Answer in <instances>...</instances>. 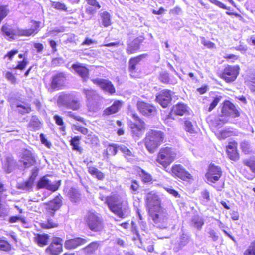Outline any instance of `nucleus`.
<instances>
[{"instance_id": "obj_1", "label": "nucleus", "mask_w": 255, "mask_h": 255, "mask_svg": "<svg viewBox=\"0 0 255 255\" xmlns=\"http://www.w3.org/2000/svg\"><path fill=\"white\" fill-rule=\"evenodd\" d=\"M99 199L108 205L111 211L120 218H125L129 215V209L128 203L123 202L118 196H105L100 194Z\"/></svg>"}, {"instance_id": "obj_2", "label": "nucleus", "mask_w": 255, "mask_h": 255, "mask_svg": "<svg viewBox=\"0 0 255 255\" xmlns=\"http://www.w3.org/2000/svg\"><path fill=\"white\" fill-rule=\"evenodd\" d=\"M163 133L158 130L149 131L144 139V143L146 149L150 153H153L163 142Z\"/></svg>"}, {"instance_id": "obj_3", "label": "nucleus", "mask_w": 255, "mask_h": 255, "mask_svg": "<svg viewBox=\"0 0 255 255\" xmlns=\"http://www.w3.org/2000/svg\"><path fill=\"white\" fill-rule=\"evenodd\" d=\"M148 212L155 226L159 228L167 227L169 217L166 209L162 207L154 209L151 208Z\"/></svg>"}, {"instance_id": "obj_4", "label": "nucleus", "mask_w": 255, "mask_h": 255, "mask_svg": "<svg viewBox=\"0 0 255 255\" xmlns=\"http://www.w3.org/2000/svg\"><path fill=\"white\" fill-rule=\"evenodd\" d=\"M86 225L92 231L100 232L104 228L102 218L95 211H88L84 217Z\"/></svg>"}, {"instance_id": "obj_5", "label": "nucleus", "mask_w": 255, "mask_h": 255, "mask_svg": "<svg viewBox=\"0 0 255 255\" xmlns=\"http://www.w3.org/2000/svg\"><path fill=\"white\" fill-rule=\"evenodd\" d=\"M57 104L59 106L73 110H77L80 107V103L78 98L71 94H61L58 98Z\"/></svg>"}, {"instance_id": "obj_6", "label": "nucleus", "mask_w": 255, "mask_h": 255, "mask_svg": "<svg viewBox=\"0 0 255 255\" xmlns=\"http://www.w3.org/2000/svg\"><path fill=\"white\" fill-rule=\"evenodd\" d=\"M132 117L134 121L129 122L128 126L131 129L133 137L136 140L143 134L145 129V123L136 114L132 113Z\"/></svg>"}, {"instance_id": "obj_7", "label": "nucleus", "mask_w": 255, "mask_h": 255, "mask_svg": "<svg viewBox=\"0 0 255 255\" xmlns=\"http://www.w3.org/2000/svg\"><path fill=\"white\" fill-rule=\"evenodd\" d=\"M83 92L86 95L87 105L89 110L95 111L100 100V96L92 89H84Z\"/></svg>"}, {"instance_id": "obj_8", "label": "nucleus", "mask_w": 255, "mask_h": 255, "mask_svg": "<svg viewBox=\"0 0 255 255\" xmlns=\"http://www.w3.org/2000/svg\"><path fill=\"white\" fill-rule=\"evenodd\" d=\"M61 183V181H56L54 182H51L47 178V176L45 175L40 178L36 184V188L38 189L41 188H46L53 192L56 191L59 188Z\"/></svg>"}, {"instance_id": "obj_9", "label": "nucleus", "mask_w": 255, "mask_h": 255, "mask_svg": "<svg viewBox=\"0 0 255 255\" xmlns=\"http://www.w3.org/2000/svg\"><path fill=\"white\" fill-rule=\"evenodd\" d=\"M61 238L56 237L46 249L45 253L49 255H59L63 250Z\"/></svg>"}, {"instance_id": "obj_10", "label": "nucleus", "mask_w": 255, "mask_h": 255, "mask_svg": "<svg viewBox=\"0 0 255 255\" xmlns=\"http://www.w3.org/2000/svg\"><path fill=\"white\" fill-rule=\"evenodd\" d=\"M238 66H228L226 67L221 75V78L226 82H231L236 79L239 72Z\"/></svg>"}, {"instance_id": "obj_11", "label": "nucleus", "mask_w": 255, "mask_h": 255, "mask_svg": "<svg viewBox=\"0 0 255 255\" xmlns=\"http://www.w3.org/2000/svg\"><path fill=\"white\" fill-rule=\"evenodd\" d=\"M62 197L60 194L46 203V213L50 216H54L55 211L59 210L62 205Z\"/></svg>"}, {"instance_id": "obj_12", "label": "nucleus", "mask_w": 255, "mask_h": 255, "mask_svg": "<svg viewBox=\"0 0 255 255\" xmlns=\"http://www.w3.org/2000/svg\"><path fill=\"white\" fill-rule=\"evenodd\" d=\"M2 31L5 38L8 40H14L19 36H24L23 29L13 28L9 25H3Z\"/></svg>"}, {"instance_id": "obj_13", "label": "nucleus", "mask_w": 255, "mask_h": 255, "mask_svg": "<svg viewBox=\"0 0 255 255\" xmlns=\"http://www.w3.org/2000/svg\"><path fill=\"white\" fill-rule=\"evenodd\" d=\"M222 174L220 167L211 164L209 166L208 171L206 174L205 177L207 180L212 183H215L218 181Z\"/></svg>"}, {"instance_id": "obj_14", "label": "nucleus", "mask_w": 255, "mask_h": 255, "mask_svg": "<svg viewBox=\"0 0 255 255\" xmlns=\"http://www.w3.org/2000/svg\"><path fill=\"white\" fill-rule=\"evenodd\" d=\"M221 117L225 116L235 118L239 116V112L236 109L235 106L229 101L224 102L221 108Z\"/></svg>"}, {"instance_id": "obj_15", "label": "nucleus", "mask_w": 255, "mask_h": 255, "mask_svg": "<svg viewBox=\"0 0 255 255\" xmlns=\"http://www.w3.org/2000/svg\"><path fill=\"white\" fill-rule=\"evenodd\" d=\"M171 93L170 90H162L156 96V100L162 107L166 108L171 101Z\"/></svg>"}, {"instance_id": "obj_16", "label": "nucleus", "mask_w": 255, "mask_h": 255, "mask_svg": "<svg viewBox=\"0 0 255 255\" xmlns=\"http://www.w3.org/2000/svg\"><path fill=\"white\" fill-rule=\"evenodd\" d=\"M146 200L148 211H149L151 208L154 209L161 207L158 196L153 191H151L147 194Z\"/></svg>"}, {"instance_id": "obj_17", "label": "nucleus", "mask_w": 255, "mask_h": 255, "mask_svg": "<svg viewBox=\"0 0 255 255\" xmlns=\"http://www.w3.org/2000/svg\"><path fill=\"white\" fill-rule=\"evenodd\" d=\"M92 81L105 91L110 94H113L115 92V89L113 85L112 84L111 82L109 80L101 78H95L92 79Z\"/></svg>"}, {"instance_id": "obj_18", "label": "nucleus", "mask_w": 255, "mask_h": 255, "mask_svg": "<svg viewBox=\"0 0 255 255\" xmlns=\"http://www.w3.org/2000/svg\"><path fill=\"white\" fill-rule=\"evenodd\" d=\"M177 152L172 147H166L160 149L158 158L161 159H174L177 157Z\"/></svg>"}, {"instance_id": "obj_19", "label": "nucleus", "mask_w": 255, "mask_h": 255, "mask_svg": "<svg viewBox=\"0 0 255 255\" xmlns=\"http://www.w3.org/2000/svg\"><path fill=\"white\" fill-rule=\"evenodd\" d=\"M188 107L183 103H178L174 105L171 110V113L168 115L167 120L170 119H174L172 115L183 116L188 112Z\"/></svg>"}, {"instance_id": "obj_20", "label": "nucleus", "mask_w": 255, "mask_h": 255, "mask_svg": "<svg viewBox=\"0 0 255 255\" xmlns=\"http://www.w3.org/2000/svg\"><path fill=\"white\" fill-rule=\"evenodd\" d=\"M137 106L139 111L144 116L150 115L155 111L153 106L142 101L138 102Z\"/></svg>"}, {"instance_id": "obj_21", "label": "nucleus", "mask_w": 255, "mask_h": 255, "mask_svg": "<svg viewBox=\"0 0 255 255\" xmlns=\"http://www.w3.org/2000/svg\"><path fill=\"white\" fill-rule=\"evenodd\" d=\"M172 173L176 176L183 180L190 179L192 176L186 171L180 165H176L172 168Z\"/></svg>"}, {"instance_id": "obj_22", "label": "nucleus", "mask_w": 255, "mask_h": 255, "mask_svg": "<svg viewBox=\"0 0 255 255\" xmlns=\"http://www.w3.org/2000/svg\"><path fill=\"white\" fill-rule=\"evenodd\" d=\"M72 68L83 79L86 81L89 77V70L83 64L77 63L72 66Z\"/></svg>"}, {"instance_id": "obj_23", "label": "nucleus", "mask_w": 255, "mask_h": 255, "mask_svg": "<svg viewBox=\"0 0 255 255\" xmlns=\"http://www.w3.org/2000/svg\"><path fill=\"white\" fill-rule=\"evenodd\" d=\"M65 77L63 73H59L53 76L51 82V87L55 90L61 89L65 83Z\"/></svg>"}, {"instance_id": "obj_24", "label": "nucleus", "mask_w": 255, "mask_h": 255, "mask_svg": "<svg viewBox=\"0 0 255 255\" xmlns=\"http://www.w3.org/2000/svg\"><path fill=\"white\" fill-rule=\"evenodd\" d=\"M237 143L235 141L229 142L226 147V152L230 159H236L239 158L237 151Z\"/></svg>"}, {"instance_id": "obj_25", "label": "nucleus", "mask_w": 255, "mask_h": 255, "mask_svg": "<svg viewBox=\"0 0 255 255\" xmlns=\"http://www.w3.org/2000/svg\"><path fill=\"white\" fill-rule=\"evenodd\" d=\"M87 242L85 239L82 238H76L68 240L65 242V247L68 249H73L79 246L84 244Z\"/></svg>"}, {"instance_id": "obj_26", "label": "nucleus", "mask_w": 255, "mask_h": 255, "mask_svg": "<svg viewBox=\"0 0 255 255\" xmlns=\"http://www.w3.org/2000/svg\"><path fill=\"white\" fill-rule=\"evenodd\" d=\"M31 28L28 29H23L24 33V36H29L32 35H34L38 32L39 31V27L40 22L38 21H32Z\"/></svg>"}, {"instance_id": "obj_27", "label": "nucleus", "mask_w": 255, "mask_h": 255, "mask_svg": "<svg viewBox=\"0 0 255 255\" xmlns=\"http://www.w3.org/2000/svg\"><path fill=\"white\" fill-rule=\"evenodd\" d=\"M141 42V40L139 38L134 39L128 44L127 48V52L130 54L135 53L139 49Z\"/></svg>"}, {"instance_id": "obj_28", "label": "nucleus", "mask_w": 255, "mask_h": 255, "mask_svg": "<svg viewBox=\"0 0 255 255\" xmlns=\"http://www.w3.org/2000/svg\"><path fill=\"white\" fill-rule=\"evenodd\" d=\"M122 106V103L119 101H115L113 104L109 107L106 108L104 114L106 115H110L117 112Z\"/></svg>"}, {"instance_id": "obj_29", "label": "nucleus", "mask_w": 255, "mask_h": 255, "mask_svg": "<svg viewBox=\"0 0 255 255\" xmlns=\"http://www.w3.org/2000/svg\"><path fill=\"white\" fill-rule=\"evenodd\" d=\"M204 224V219L202 217L198 215H194L192 216L191 219V224L194 227L196 228L198 230H200Z\"/></svg>"}, {"instance_id": "obj_30", "label": "nucleus", "mask_w": 255, "mask_h": 255, "mask_svg": "<svg viewBox=\"0 0 255 255\" xmlns=\"http://www.w3.org/2000/svg\"><path fill=\"white\" fill-rule=\"evenodd\" d=\"M140 60V57H136L131 58L129 62V70L130 72V75L132 77H136L135 74L136 66Z\"/></svg>"}, {"instance_id": "obj_31", "label": "nucleus", "mask_w": 255, "mask_h": 255, "mask_svg": "<svg viewBox=\"0 0 255 255\" xmlns=\"http://www.w3.org/2000/svg\"><path fill=\"white\" fill-rule=\"evenodd\" d=\"M41 122L36 116H33L28 124L29 129L32 131H36L40 129L41 127Z\"/></svg>"}, {"instance_id": "obj_32", "label": "nucleus", "mask_w": 255, "mask_h": 255, "mask_svg": "<svg viewBox=\"0 0 255 255\" xmlns=\"http://www.w3.org/2000/svg\"><path fill=\"white\" fill-rule=\"evenodd\" d=\"M68 195L70 201L72 202L78 203L81 200V194L79 191L75 188H71Z\"/></svg>"}, {"instance_id": "obj_33", "label": "nucleus", "mask_w": 255, "mask_h": 255, "mask_svg": "<svg viewBox=\"0 0 255 255\" xmlns=\"http://www.w3.org/2000/svg\"><path fill=\"white\" fill-rule=\"evenodd\" d=\"M189 241V237L185 234H182L179 240H177V246L174 248V250L177 252L185 246Z\"/></svg>"}, {"instance_id": "obj_34", "label": "nucleus", "mask_w": 255, "mask_h": 255, "mask_svg": "<svg viewBox=\"0 0 255 255\" xmlns=\"http://www.w3.org/2000/svg\"><path fill=\"white\" fill-rule=\"evenodd\" d=\"M47 216L48 217L47 219V221L41 224V227L44 229H50L58 227V222L51 218V216H50L48 215Z\"/></svg>"}, {"instance_id": "obj_35", "label": "nucleus", "mask_w": 255, "mask_h": 255, "mask_svg": "<svg viewBox=\"0 0 255 255\" xmlns=\"http://www.w3.org/2000/svg\"><path fill=\"white\" fill-rule=\"evenodd\" d=\"M119 145L116 144L109 145L104 153V154L106 155L105 157L108 158H110L111 156L115 155L117 151H119Z\"/></svg>"}, {"instance_id": "obj_36", "label": "nucleus", "mask_w": 255, "mask_h": 255, "mask_svg": "<svg viewBox=\"0 0 255 255\" xmlns=\"http://www.w3.org/2000/svg\"><path fill=\"white\" fill-rule=\"evenodd\" d=\"M101 20L102 21V25L105 27H107L111 25V20L110 14L104 11L100 13Z\"/></svg>"}, {"instance_id": "obj_37", "label": "nucleus", "mask_w": 255, "mask_h": 255, "mask_svg": "<svg viewBox=\"0 0 255 255\" xmlns=\"http://www.w3.org/2000/svg\"><path fill=\"white\" fill-rule=\"evenodd\" d=\"M34 182L33 181L31 180L30 179L28 178V179L26 181L19 183L18 185V188L26 191H32Z\"/></svg>"}, {"instance_id": "obj_38", "label": "nucleus", "mask_w": 255, "mask_h": 255, "mask_svg": "<svg viewBox=\"0 0 255 255\" xmlns=\"http://www.w3.org/2000/svg\"><path fill=\"white\" fill-rule=\"evenodd\" d=\"M49 237V235L46 234H37L35 237V240L39 246H43L47 244Z\"/></svg>"}, {"instance_id": "obj_39", "label": "nucleus", "mask_w": 255, "mask_h": 255, "mask_svg": "<svg viewBox=\"0 0 255 255\" xmlns=\"http://www.w3.org/2000/svg\"><path fill=\"white\" fill-rule=\"evenodd\" d=\"M100 245L99 241H95L91 243L85 248V252L89 255L94 253Z\"/></svg>"}, {"instance_id": "obj_40", "label": "nucleus", "mask_w": 255, "mask_h": 255, "mask_svg": "<svg viewBox=\"0 0 255 255\" xmlns=\"http://www.w3.org/2000/svg\"><path fill=\"white\" fill-rule=\"evenodd\" d=\"M246 83L250 90L252 92H255V73L249 76Z\"/></svg>"}, {"instance_id": "obj_41", "label": "nucleus", "mask_w": 255, "mask_h": 255, "mask_svg": "<svg viewBox=\"0 0 255 255\" xmlns=\"http://www.w3.org/2000/svg\"><path fill=\"white\" fill-rule=\"evenodd\" d=\"M80 139V137L79 136H76L72 138L70 141L71 145L73 147V149L78 151L79 153H81L82 150V148L79 146Z\"/></svg>"}, {"instance_id": "obj_42", "label": "nucleus", "mask_w": 255, "mask_h": 255, "mask_svg": "<svg viewBox=\"0 0 255 255\" xmlns=\"http://www.w3.org/2000/svg\"><path fill=\"white\" fill-rule=\"evenodd\" d=\"M215 134L219 139L221 140L224 139L227 137L231 136L232 135V132L229 129H226L220 131L219 132L216 133Z\"/></svg>"}, {"instance_id": "obj_43", "label": "nucleus", "mask_w": 255, "mask_h": 255, "mask_svg": "<svg viewBox=\"0 0 255 255\" xmlns=\"http://www.w3.org/2000/svg\"><path fill=\"white\" fill-rule=\"evenodd\" d=\"M119 150L125 156V157L133 156V153L132 149H130L124 145L119 146Z\"/></svg>"}, {"instance_id": "obj_44", "label": "nucleus", "mask_w": 255, "mask_h": 255, "mask_svg": "<svg viewBox=\"0 0 255 255\" xmlns=\"http://www.w3.org/2000/svg\"><path fill=\"white\" fill-rule=\"evenodd\" d=\"M86 139V142L92 144L93 146H97L99 143L98 137L94 134H92L91 132L87 135Z\"/></svg>"}, {"instance_id": "obj_45", "label": "nucleus", "mask_w": 255, "mask_h": 255, "mask_svg": "<svg viewBox=\"0 0 255 255\" xmlns=\"http://www.w3.org/2000/svg\"><path fill=\"white\" fill-rule=\"evenodd\" d=\"M53 119L54 120L55 123L60 126V130L62 131L65 130V126L63 121V118L61 116L58 115H54L53 116Z\"/></svg>"}, {"instance_id": "obj_46", "label": "nucleus", "mask_w": 255, "mask_h": 255, "mask_svg": "<svg viewBox=\"0 0 255 255\" xmlns=\"http://www.w3.org/2000/svg\"><path fill=\"white\" fill-rule=\"evenodd\" d=\"M22 159H34L35 157L32 151L29 149H23L21 153Z\"/></svg>"}, {"instance_id": "obj_47", "label": "nucleus", "mask_w": 255, "mask_h": 255, "mask_svg": "<svg viewBox=\"0 0 255 255\" xmlns=\"http://www.w3.org/2000/svg\"><path fill=\"white\" fill-rule=\"evenodd\" d=\"M17 110L22 114L29 113L31 111V108L26 104H18Z\"/></svg>"}, {"instance_id": "obj_48", "label": "nucleus", "mask_w": 255, "mask_h": 255, "mask_svg": "<svg viewBox=\"0 0 255 255\" xmlns=\"http://www.w3.org/2000/svg\"><path fill=\"white\" fill-rule=\"evenodd\" d=\"M244 255H255V241L252 242L244 253Z\"/></svg>"}, {"instance_id": "obj_49", "label": "nucleus", "mask_w": 255, "mask_h": 255, "mask_svg": "<svg viewBox=\"0 0 255 255\" xmlns=\"http://www.w3.org/2000/svg\"><path fill=\"white\" fill-rule=\"evenodd\" d=\"M222 98V96L220 95H217L214 97L212 102L210 104L208 111L209 112L212 111L214 108L217 105L218 103L221 101Z\"/></svg>"}, {"instance_id": "obj_50", "label": "nucleus", "mask_w": 255, "mask_h": 255, "mask_svg": "<svg viewBox=\"0 0 255 255\" xmlns=\"http://www.w3.org/2000/svg\"><path fill=\"white\" fill-rule=\"evenodd\" d=\"M9 9L7 6H0V23L8 14Z\"/></svg>"}, {"instance_id": "obj_51", "label": "nucleus", "mask_w": 255, "mask_h": 255, "mask_svg": "<svg viewBox=\"0 0 255 255\" xmlns=\"http://www.w3.org/2000/svg\"><path fill=\"white\" fill-rule=\"evenodd\" d=\"M11 249V246L6 240H0V250L7 251Z\"/></svg>"}, {"instance_id": "obj_52", "label": "nucleus", "mask_w": 255, "mask_h": 255, "mask_svg": "<svg viewBox=\"0 0 255 255\" xmlns=\"http://www.w3.org/2000/svg\"><path fill=\"white\" fill-rule=\"evenodd\" d=\"M52 6L58 10H63L65 11H67L66 5L60 2H53L52 3Z\"/></svg>"}, {"instance_id": "obj_53", "label": "nucleus", "mask_w": 255, "mask_h": 255, "mask_svg": "<svg viewBox=\"0 0 255 255\" xmlns=\"http://www.w3.org/2000/svg\"><path fill=\"white\" fill-rule=\"evenodd\" d=\"M28 63V62L27 59L26 58H24L22 61L18 62L17 65L14 68L15 69L22 70L25 69Z\"/></svg>"}, {"instance_id": "obj_54", "label": "nucleus", "mask_w": 255, "mask_h": 255, "mask_svg": "<svg viewBox=\"0 0 255 255\" xmlns=\"http://www.w3.org/2000/svg\"><path fill=\"white\" fill-rule=\"evenodd\" d=\"M72 129L74 131H75V130L78 131L80 132L81 133H82V134L87 135L90 133L89 131L88 130V129L86 128L83 127L75 125H74L72 126Z\"/></svg>"}, {"instance_id": "obj_55", "label": "nucleus", "mask_w": 255, "mask_h": 255, "mask_svg": "<svg viewBox=\"0 0 255 255\" xmlns=\"http://www.w3.org/2000/svg\"><path fill=\"white\" fill-rule=\"evenodd\" d=\"M14 160H4V169L6 172L7 173H10L12 172L13 169H14L13 167L12 166V164H13V161Z\"/></svg>"}, {"instance_id": "obj_56", "label": "nucleus", "mask_w": 255, "mask_h": 255, "mask_svg": "<svg viewBox=\"0 0 255 255\" xmlns=\"http://www.w3.org/2000/svg\"><path fill=\"white\" fill-rule=\"evenodd\" d=\"M9 208L5 205L0 203V216L4 217L8 215L9 213Z\"/></svg>"}, {"instance_id": "obj_57", "label": "nucleus", "mask_w": 255, "mask_h": 255, "mask_svg": "<svg viewBox=\"0 0 255 255\" xmlns=\"http://www.w3.org/2000/svg\"><path fill=\"white\" fill-rule=\"evenodd\" d=\"M185 130L190 133H193L195 132L194 128L191 122L189 121H185Z\"/></svg>"}, {"instance_id": "obj_58", "label": "nucleus", "mask_w": 255, "mask_h": 255, "mask_svg": "<svg viewBox=\"0 0 255 255\" xmlns=\"http://www.w3.org/2000/svg\"><path fill=\"white\" fill-rule=\"evenodd\" d=\"M201 196L203 199V204L206 205L210 200L209 192L207 190H204L201 192Z\"/></svg>"}, {"instance_id": "obj_59", "label": "nucleus", "mask_w": 255, "mask_h": 255, "mask_svg": "<svg viewBox=\"0 0 255 255\" xmlns=\"http://www.w3.org/2000/svg\"><path fill=\"white\" fill-rule=\"evenodd\" d=\"M141 176L144 182H148L152 180L151 176L143 170H141Z\"/></svg>"}, {"instance_id": "obj_60", "label": "nucleus", "mask_w": 255, "mask_h": 255, "mask_svg": "<svg viewBox=\"0 0 255 255\" xmlns=\"http://www.w3.org/2000/svg\"><path fill=\"white\" fill-rule=\"evenodd\" d=\"M244 164L248 166L255 174V160H244Z\"/></svg>"}, {"instance_id": "obj_61", "label": "nucleus", "mask_w": 255, "mask_h": 255, "mask_svg": "<svg viewBox=\"0 0 255 255\" xmlns=\"http://www.w3.org/2000/svg\"><path fill=\"white\" fill-rule=\"evenodd\" d=\"M66 114H67V116H68L70 117L73 118L77 121H80L83 123H84V119L83 118H82L79 116L75 115V114L74 113H73L72 112H71V111L67 112L66 113Z\"/></svg>"}, {"instance_id": "obj_62", "label": "nucleus", "mask_w": 255, "mask_h": 255, "mask_svg": "<svg viewBox=\"0 0 255 255\" xmlns=\"http://www.w3.org/2000/svg\"><path fill=\"white\" fill-rule=\"evenodd\" d=\"M39 172V168L35 167L31 170V174L29 177V179L34 182L36 177L38 176Z\"/></svg>"}, {"instance_id": "obj_63", "label": "nucleus", "mask_w": 255, "mask_h": 255, "mask_svg": "<svg viewBox=\"0 0 255 255\" xmlns=\"http://www.w3.org/2000/svg\"><path fill=\"white\" fill-rule=\"evenodd\" d=\"M160 79L161 81L164 83H169V78L168 74L167 73H161L160 75Z\"/></svg>"}, {"instance_id": "obj_64", "label": "nucleus", "mask_w": 255, "mask_h": 255, "mask_svg": "<svg viewBox=\"0 0 255 255\" xmlns=\"http://www.w3.org/2000/svg\"><path fill=\"white\" fill-rule=\"evenodd\" d=\"M5 77L12 83H15L16 82V78L12 73L7 72L5 74Z\"/></svg>"}]
</instances>
